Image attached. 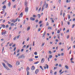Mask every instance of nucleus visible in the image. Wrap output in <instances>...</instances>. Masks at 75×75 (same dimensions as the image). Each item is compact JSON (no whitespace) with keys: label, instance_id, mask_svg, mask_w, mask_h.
<instances>
[{"label":"nucleus","instance_id":"40","mask_svg":"<svg viewBox=\"0 0 75 75\" xmlns=\"http://www.w3.org/2000/svg\"><path fill=\"white\" fill-rule=\"evenodd\" d=\"M20 58H22V57H21V55L19 56V57H18V59H20Z\"/></svg>","mask_w":75,"mask_h":75},{"label":"nucleus","instance_id":"55","mask_svg":"<svg viewBox=\"0 0 75 75\" xmlns=\"http://www.w3.org/2000/svg\"><path fill=\"white\" fill-rule=\"evenodd\" d=\"M6 15H7V12H5V14H4V17H5L6 16Z\"/></svg>","mask_w":75,"mask_h":75},{"label":"nucleus","instance_id":"44","mask_svg":"<svg viewBox=\"0 0 75 75\" xmlns=\"http://www.w3.org/2000/svg\"><path fill=\"white\" fill-rule=\"evenodd\" d=\"M75 24L73 25L72 26V28H73L74 27H75Z\"/></svg>","mask_w":75,"mask_h":75},{"label":"nucleus","instance_id":"60","mask_svg":"<svg viewBox=\"0 0 75 75\" xmlns=\"http://www.w3.org/2000/svg\"><path fill=\"white\" fill-rule=\"evenodd\" d=\"M25 47H26V46L25 45H24L23 47V48H25Z\"/></svg>","mask_w":75,"mask_h":75},{"label":"nucleus","instance_id":"27","mask_svg":"<svg viewBox=\"0 0 75 75\" xmlns=\"http://www.w3.org/2000/svg\"><path fill=\"white\" fill-rule=\"evenodd\" d=\"M33 61V59H29V61H30V62Z\"/></svg>","mask_w":75,"mask_h":75},{"label":"nucleus","instance_id":"26","mask_svg":"<svg viewBox=\"0 0 75 75\" xmlns=\"http://www.w3.org/2000/svg\"><path fill=\"white\" fill-rule=\"evenodd\" d=\"M65 68H66L67 69H69V68L68 67V66L67 65H66L65 66Z\"/></svg>","mask_w":75,"mask_h":75},{"label":"nucleus","instance_id":"24","mask_svg":"<svg viewBox=\"0 0 75 75\" xmlns=\"http://www.w3.org/2000/svg\"><path fill=\"white\" fill-rule=\"evenodd\" d=\"M40 69H41L42 71H44V69H43V68H42V66H40Z\"/></svg>","mask_w":75,"mask_h":75},{"label":"nucleus","instance_id":"20","mask_svg":"<svg viewBox=\"0 0 75 75\" xmlns=\"http://www.w3.org/2000/svg\"><path fill=\"white\" fill-rule=\"evenodd\" d=\"M1 27H4V28L6 27V26L4 24H3L2 25H1Z\"/></svg>","mask_w":75,"mask_h":75},{"label":"nucleus","instance_id":"39","mask_svg":"<svg viewBox=\"0 0 75 75\" xmlns=\"http://www.w3.org/2000/svg\"><path fill=\"white\" fill-rule=\"evenodd\" d=\"M41 10V8L40 7V8L39 10H38V11H39V12H40V10Z\"/></svg>","mask_w":75,"mask_h":75},{"label":"nucleus","instance_id":"30","mask_svg":"<svg viewBox=\"0 0 75 75\" xmlns=\"http://www.w3.org/2000/svg\"><path fill=\"white\" fill-rule=\"evenodd\" d=\"M35 58L37 59L38 58V56H35Z\"/></svg>","mask_w":75,"mask_h":75},{"label":"nucleus","instance_id":"37","mask_svg":"<svg viewBox=\"0 0 75 75\" xmlns=\"http://www.w3.org/2000/svg\"><path fill=\"white\" fill-rule=\"evenodd\" d=\"M44 3V4L43 5H45H45H46V1H45Z\"/></svg>","mask_w":75,"mask_h":75},{"label":"nucleus","instance_id":"4","mask_svg":"<svg viewBox=\"0 0 75 75\" xmlns=\"http://www.w3.org/2000/svg\"><path fill=\"white\" fill-rule=\"evenodd\" d=\"M7 65H8V67L9 68H13V66H12V65L11 64H10L9 63H7Z\"/></svg>","mask_w":75,"mask_h":75},{"label":"nucleus","instance_id":"46","mask_svg":"<svg viewBox=\"0 0 75 75\" xmlns=\"http://www.w3.org/2000/svg\"><path fill=\"white\" fill-rule=\"evenodd\" d=\"M35 22L36 23H38V19H37L35 21Z\"/></svg>","mask_w":75,"mask_h":75},{"label":"nucleus","instance_id":"6","mask_svg":"<svg viewBox=\"0 0 75 75\" xmlns=\"http://www.w3.org/2000/svg\"><path fill=\"white\" fill-rule=\"evenodd\" d=\"M30 20L34 21V20H35V18H33V17H31L30 18Z\"/></svg>","mask_w":75,"mask_h":75},{"label":"nucleus","instance_id":"43","mask_svg":"<svg viewBox=\"0 0 75 75\" xmlns=\"http://www.w3.org/2000/svg\"><path fill=\"white\" fill-rule=\"evenodd\" d=\"M38 7H37L36 8V11H37V10H38Z\"/></svg>","mask_w":75,"mask_h":75},{"label":"nucleus","instance_id":"23","mask_svg":"<svg viewBox=\"0 0 75 75\" xmlns=\"http://www.w3.org/2000/svg\"><path fill=\"white\" fill-rule=\"evenodd\" d=\"M49 58L51 59L52 57V55H49Z\"/></svg>","mask_w":75,"mask_h":75},{"label":"nucleus","instance_id":"9","mask_svg":"<svg viewBox=\"0 0 75 75\" xmlns=\"http://www.w3.org/2000/svg\"><path fill=\"white\" fill-rule=\"evenodd\" d=\"M45 34H46V31H45L44 33L43 34H42V35H43L42 36V37H44V35H45Z\"/></svg>","mask_w":75,"mask_h":75},{"label":"nucleus","instance_id":"15","mask_svg":"<svg viewBox=\"0 0 75 75\" xmlns=\"http://www.w3.org/2000/svg\"><path fill=\"white\" fill-rule=\"evenodd\" d=\"M37 16L38 17V18H40V17H41V15L40 14H38L37 15Z\"/></svg>","mask_w":75,"mask_h":75},{"label":"nucleus","instance_id":"64","mask_svg":"<svg viewBox=\"0 0 75 75\" xmlns=\"http://www.w3.org/2000/svg\"><path fill=\"white\" fill-rule=\"evenodd\" d=\"M73 40V37H72V36L71 37V41H72Z\"/></svg>","mask_w":75,"mask_h":75},{"label":"nucleus","instance_id":"42","mask_svg":"<svg viewBox=\"0 0 75 75\" xmlns=\"http://www.w3.org/2000/svg\"><path fill=\"white\" fill-rule=\"evenodd\" d=\"M38 62H39L38 61L36 62H35L34 63V64H38Z\"/></svg>","mask_w":75,"mask_h":75},{"label":"nucleus","instance_id":"34","mask_svg":"<svg viewBox=\"0 0 75 75\" xmlns=\"http://www.w3.org/2000/svg\"><path fill=\"white\" fill-rule=\"evenodd\" d=\"M27 75H29V74H30V72L28 71H27Z\"/></svg>","mask_w":75,"mask_h":75},{"label":"nucleus","instance_id":"18","mask_svg":"<svg viewBox=\"0 0 75 75\" xmlns=\"http://www.w3.org/2000/svg\"><path fill=\"white\" fill-rule=\"evenodd\" d=\"M11 21V22H13V23H14L16 22L15 20L14 21V20L13 19Z\"/></svg>","mask_w":75,"mask_h":75},{"label":"nucleus","instance_id":"29","mask_svg":"<svg viewBox=\"0 0 75 75\" xmlns=\"http://www.w3.org/2000/svg\"><path fill=\"white\" fill-rule=\"evenodd\" d=\"M30 29V27L29 26L27 28V31H28Z\"/></svg>","mask_w":75,"mask_h":75},{"label":"nucleus","instance_id":"22","mask_svg":"<svg viewBox=\"0 0 75 75\" xmlns=\"http://www.w3.org/2000/svg\"><path fill=\"white\" fill-rule=\"evenodd\" d=\"M2 8H6V5H4L3 7H2Z\"/></svg>","mask_w":75,"mask_h":75},{"label":"nucleus","instance_id":"32","mask_svg":"<svg viewBox=\"0 0 75 75\" xmlns=\"http://www.w3.org/2000/svg\"><path fill=\"white\" fill-rule=\"evenodd\" d=\"M48 6V4H47L45 8H47Z\"/></svg>","mask_w":75,"mask_h":75},{"label":"nucleus","instance_id":"21","mask_svg":"<svg viewBox=\"0 0 75 75\" xmlns=\"http://www.w3.org/2000/svg\"><path fill=\"white\" fill-rule=\"evenodd\" d=\"M8 6H9V7L10 6V5H11V3H10V2H9V3L8 4Z\"/></svg>","mask_w":75,"mask_h":75},{"label":"nucleus","instance_id":"35","mask_svg":"<svg viewBox=\"0 0 75 75\" xmlns=\"http://www.w3.org/2000/svg\"><path fill=\"white\" fill-rule=\"evenodd\" d=\"M17 48V47H15L14 48V49L13 50V51H16V49Z\"/></svg>","mask_w":75,"mask_h":75},{"label":"nucleus","instance_id":"50","mask_svg":"<svg viewBox=\"0 0 75 75\" xmlns=\"http://www.w3.org/2000/svg\"><path fill=\"white\" fill-rule=\"evenodd\" d=\"M16 46V44H14L13 45H12V47H15Z\"/></svg>","mask_w":75,"mask_h":75},{"label":"nucleus","instance_id":"49","mask_svg":"<svg viewBox=\"0 0 75 75\" xmlns=\"http://www.w3.org/2000/svg\"><path fill=\"white\" fill-rule=\"evenodd\" d=\"M25 20H24L23 23V24H25Z\"/></svg>","mask_w":75,"mask_h":75},{"label":"nucleus","instance_id":"36","mask_svg":"<svg viewBox=\"0 0 75 75\" xmlns=\"http://www.w3.org/2000/svg\"><path fill=\"white\" fill-rule=\"evenodd\" d=\"M14 23H12L11 24V26H14Z\"/></svg>","mask_w":75,"mask_h":75},{"label":"nucleus","instance_id":"59","mask_svg":"<svg viewBox=\"0 0 75 75\" xmlns=\"http://www.w3.org/2000/svg\"><path fill=\"white\" fill-rule=\"evenodd\" d=\"M46 26H48V25H49L48 22H47V23H46Z\"/></svg>","mask_w":75,"mask_h":75},{"label":"nucleus","instance_id":"47","mask_svg":"<svg viewBox=\"0 0 75 75\" xmlns=\"http://www.w3.org/2000/svg\"><path fill=\"white\" fill-rule=\"evenodd\" d=\"M57 67H54V70H55L56 69H57Z\"/></svg>","mask_w":75,"mask_h":75},{"label":"nucleus","instance_id":"16","mask_svg":"<svg viewBox=\"0 0 75 75\" xmlns=\"http://www.w3.org/2000/svg\"><path fill=\"white\" fill-rule=\"evenodd\" d=\"M21 57L22 58V59H23V58H25V56L24 55V54H22L21 55Z\"/></svg>","mask_w":75,"mask_h":75},{"label":"nucleus","instance_id":"19","mask_svg":"<svg viewBox=\"0 0 75 75\" xmlns=\"http://www.w3.org/2000/svg\"><path fill=\"white\" fill-rule=\"evenodd\" d=\"M63 12V11L61 10V11L60 12V15H61H61H62V14Z\"/></svg>","mask_w":75,"mask_h":75},{"label":"nucleus","instance_id":"5","mask_svg":"<svg viewBox=\"0 0 75 75\" xmlns=\"http://www.w3.org/2000/svg\"><path fill=\"white\" fill-rule=\"evenodd\" d=\"M23 15V12H21L19 15V18H20V17H22Z\"/></svg>","mask_w":75,"mask_h":75},{"label":"nucleus","instance_id":"31","mask_svg":"<svg viewBox=\"0 0 75 75\" xmlns=\"http://www.w3.org/2000/svg\"><path fill=\"white\" fill-rule=\"evenodd\" d=\"M4 61L5 62V63H6L7 64V63H8V62L6 60H4Z\"/></svg>","mask_w":75,"mask_h":75},{"label":"nucleus","instance_id":"10","mask_svg":"<svg viewBox=\"0 0 75 75\" xmlns=\"http://www.w3.org/2000/svg\"><path fill=\"white\" fill-rule=\"evenodd\" d=\"M5 68H6V69H7V70H10V69H9V68H8V67L7 66H6V67Z\"/></svg>","mask_w":75,"mask_h":75},{"label":"nucleus","instance_id":"61","mask_svg":"<svg viewBox=\"0 0 75 75\" xmlns=\"http://www.w3.org/2000/svg\"><path fill=\"white\" fill-rule=\"evenodd\" d=\"M13 45V43H10L9 45V46H11Z\"/></svg>","mask_w":75,"mask_h":75},{"label":"nucleus","instance_id":"11","mask_svg":"<svg viewBox=\"0 0 75 75\" xmlns=\"http://www.w3.org/2000/svg\"><path fill=\"white\" fill-rule=\"evenodd\" d=\"M45 8V5H43V7H42V11H43V10H44V9Z\"/></svg>","mask_w":75,"mask_h":75},{"label":"nucleus","instance_id":"7","mask_svg":"<svg viewBox=\"0 0 75 75\" xmlns=\"http://www.w3.org/2000/svg\"><path fill=\"white\" fill-rule=\"evenodd\" d=\"M44 61H45V59L44 58L42 59L41 61V63H43Z\"/></svg>","mask_w":75,"mask_h":75},{"label":"nucleus","instance_id":"12","mask_svg":"<svg viewBox=\"0 0 75 75\" xmlns=\"http://www.w3.org/2000/svg\"><path fill=\"white\" fill-rule=\"evenodd\" d=\"M2 65L3 66H4V68H5V67H6V65L4 63H2Z\"/></svg>","mask_w":75,"mask_h":75},{"label":"nucleus","instance_id":"2","mask_svg":"<svg viewBox=\"0 0 75 75\" xmlns=\"http://www.w3.org/2000/svg\"><path fill=\"white\" fill-rule=\"evenodd\" d=\"M25 10L26 13H28V7H27V6H26Z\"/></svg>","mask_w":75,"mask_h":75},{"label":"nucleus","instance_id":"33","mask_svg":"<svg viewBox=\"0 0 75 75\" xmlns=\"http://www.w3.org/2000/svg\"><path fill=\"white\" fill-rule=\"evenodd\" d=\"M37 17V16L35 15H33V17H34V18H35V17Z\"/></svg>","mask_w":75,"mask_h":75},{"label":"nucleus","instance_id":"62","mask_svg":"<svg viewBox=\"0 0 75 75\" xmlns=\"http://www.w3.org/2000/svg\"><path fill=\"white\" fill-rule=\"evenodd\" d=\"M42 23V21H40L39 22V24H41V23Z\"/></svg>","mask_w":75,"mask_h":75},{"label":"nucleus","instance_id":"56","mask_svg":"<svg viewBox=\"0 0 75 75\" xmlns=\"http://www.w3.org/2000/svg\"><path fill=\"white\" fill-rule=\"evenodd\" d=\"M19 51H20V50H17V53H18Z\"/></svg>","mask_w":75,"mask_h":75},{"label":"nucleus","instance_id":"13","mask_svg":"<svg viewBox=\"0 0 75 75\" xmlns=\"http://www.w3.org/2000/svg\"><path fill=\"white\" fill-rule=\"evenodd\" d=\"M6 33V31L4 32H3L2 33V35H3V34H5Z\"/></svg>","mask_w":75,"mask_h":75},{"label":"nucleus","instance_id":"45","mask_svg":"<svg viewBox=\"0 0 75 75\" xmlns=\"http://www.w3.org/2000/svg\"><path fill=\"white\" fill-rule=\"evenodd\" d=\"M68 18H69V19H70V18H71V17H70L69 15H68Z\"/></svg>","mask_w":75,"mask_h":75},{"label":"nucleus","instance_id":"38","mask_svg":"<svg viewBox=\"0 0 75 75\" xmlns=\"http://www.w3.org/2000/svg\"><path fill=\"white\" fill-rule=\"evenodd\" d=\"M34 54H35V55H37V52H35L34 53Z\"/></svg>","mask_w":75,"mask_h":75},{"label":"nucleus","instance_id":"3","mask_svg":"<svg viewBox=\"0 0 75 75\" xmlns=\"http://www.w3.org/2000/svg\"><path fill=\"white\" fill-rule=\"evenodd\" d=\"M24 4L25 5V6L26 7H27V5H28V2H27V1H25Z\"/></svg>","mask_w":75,"mask_h":75},{"label":"nucleus","instance_id":"53","mask_svg":"<svg viewBox=\"0 0 75 75\" xmlns=\"http://www.w3.org/2000/svg\"><path fill=\"white\" fill-rule=\"evenodd\" d=\"M45 44V43H43V44H42L41 45L42 47H43V46Z\"/></svg>","mask_w":75,"mask_h":75},{"label":"nucleus","instance_id":"25","mask_svg":"<svg viewBox=\"0 0 75 75\" xmlns=\"http://www.w3.org/2000/svg\"><path fill=\"white\" fill-rule=\"evenodd\" d=\"M29 70H30V68H29V67H28L26 69V71H28Z\"/></svg>","mask_w":75,"mask_h":75},{"label":"nucleus","instance_id":"54","mask_svg":"<svg viewBox=\"0 0 75 75\" xmlns=\"http://www.w3.org/2000/svg\"><path fill=\"white\" fill-rule=\"evenodd\" d=\"M61 0H59V4H61Z\"/></svg>","mask_w":75,"mask_h":75},{"label":"nucleus","instance_id":"57","mask_svg":"<svg viewBox=\"0 0 75 75\" xmlns=\"http://www.w3.org/2000/svg\"><path fill=\"white\" fill-rule=\"evenodd\" d=\"M69 30H67V33H69Z\"/></svg>","mask_w":75,"mask_h":75},{"label":"nucleus","instance_id":"17","mask_svg":"<svg viewBox=\"0 0 75 75\" xmlns=\"http://www.w3.org/2000/svg\"><path fill=\"white\" fill-rule=\"evenodd\" d=\"M48 29L49 30H50H50H52V27H48Z\"/></svg>","mask_w":75,"mask_h":75},{"label":"nucleus","instance_id":"63","mask_svg":"<svg viewBox=\"0 0 75 75\" xmlns=\"http://www.w3.org/2000/svg\"><path fill=\"white\" fill-rule=\"evenodd\" d=\"M67 24H68V25H69V24H70V22H69L68 21L67 22Z\"/></svg>","mask_w":75,"mask_h":75},{"label":"nucleus","instance_id":"51","mask_svg":"<svg viewBox=\"0 0 75 75\" xmlns=\"http://www.w3.org/2000/svg\"><path fill=\"white\" fill-rule=\"evenodd\" d=\"M49 54H50V55H51L52 54L51 51H49Z\"/></svg>","mask_w":75,"mask_h":75},{"label":"nucleus","instance_id":"58","mask_svg":"<svg viewBox=\"0 0 75 75\" xmlns=\"http://www.w3.org/2000/svg\"><path fill=\"white\" fill-rule=\"evenodd\" d=\"M8 25H6V28H8Z\"/></svg>","mask_w":75,"mask_h":75},{"label":"nucleus","instance_id":"14","mask_svg":"<svg viewBox=\"0 0 75 75\" xmlns=\"http://www.w3.org/2000/svg\"><path fill=\"white\" fill-rule=\"evenodd\" d=\"M20 64V62L19 61H17L16 64V65H18V64Z\"/></svg>","mask_w":75,"mask_h":75},{"label":"nucleus","instance_id":"1","mask_svg":"<svg viewBox=\"0 0 75 75\" xmlns=\"http://www.w3.org/2000/svg\"><path fill=\"white\" fill-rule=\"evenodd\" d=\"M39 71H40V70H39V69H36L35 71V74H37L39 72Z\"/></svg>","mask_w":75,"mask_h":75},{"label":"nucleus","instance_id":"48","mask_svg":"<svg viewBox=\"0 0 75 75\" xmlns=\"http://www.w3.org/2000/svg\"><path fill=\"white\" fill-rule=\"evenodd\" d=\"M18 18H17L16 20L15 21L16 22L17 21H18Z\"/></svg>","mask_w":75,"mask_h":75},{"label":"nucleus","instance_id":"8","mask_svg":"<svg viewBox=\"0 0 75 75\" xmlns=\"http://www.w3.org/2000/svg\"><path fill=\"white\" fill-rule=\"evenodd\" d=\"M35 69V67L34 66H32V68H31V70L32 71H33Z\"/></svg>","mask_w":75,"mask_h":75},{"label":"nucleus","instance_id":"52","mask_svg":"<svg viewBox=\"0 0 75 75\" xmlns=\"http://www.w3.org/2000/svg\"><path fill=\"white\" fill-rule=\"evenodd\" d=\"M16 5H13V8H16Z\"/></svg>","mask_w":75,"mask_h":75},{"label":"nucleus","instance_id":"28","mask_svg":"<svg viewBox=\"0 0 75 75\" xmlns=\"http://www.w3.org/2000/svg\"><path fill=\"white\" fill-rule=\"evenodd\" d=\"M45 65V66L46 67V68L47 69H48V65L47 64H46Z\"/></svg>","mask_w":75,"mask_h":75},{"label":"nucleus","instance_id":"41","mask_svg":"<svg viewBox=\"0 0 75 75\" xmlns=\"http://www.w3.org/2000/svg\"><path fill=\"white\" fill-rule=\"evenodd\" d=\"M60 31H59V30H57V34H59V33H60Z\"/></svg>","mask_w":75,"mask_h":75}]
</instances>
